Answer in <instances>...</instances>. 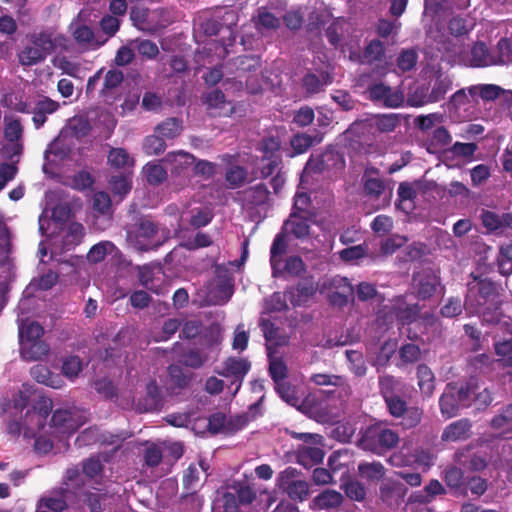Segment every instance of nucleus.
Wrapping results in <instances>:
<instances>
[{
  "label": "nucleus",
  "instance_id": "obj_35",
  "mask_svg": "<svg viewBox=\"0 0 512 512\" xmlns=\"http://www.w3.org/2000/svg\"><path fill=\"white\" fill-rule=\"evenodd\" d=\"M84 485L85 475L83 474L82 469L80 470L76 466L67 469L62 488L71 495H76V491L74 490L80 489Z\"/></svg>",
  "mask_w": 512,
  "mask_h": 512
},
{
  "label": "nucleus",
  "instance_id": "obj_61",
  "mask_svg": "<svg viewBox=\"0 0 512 512\" xmlns=\"http://www.w3.org/2000/svg\"><path fill=\"white\" fill-rule=\"evenodd\" d=\"M464 308H466L465 304H462L460 298L451 297L443 305V307L440 310V313L443 317L453 318L460 315Z\"/></svg>",
  "mask_w": 512,
  "mask_h": 512
},
{
  "label": "nucleus",
  "instance_id": "obj_27",
  "mask_svg": "<svg viewBox=\"0 0 512 512\" xmlns=\"http://www.w3.org/2000/svg\"><path fill=\"white\" fill-rule=\"evenodd\" d=\"M58 108L59 103L48 97L39 99L31 111L33 113L32 120L35 127L38 129L43 126L46 122L47 116L56 112Z\"/></svg>",
  "mask_w": 512,
  "mask_h": 512
},
{
  "label": "nucleus",
  "instance_id": "obj_23",
  "mask_svg": "<svg viewBox=\"0 0 512 512\" xmlns=\"http://www.w3.org/2000/svg\"><path fill=\"white\" fill-rule=\"evenodd\" d=\"M206 103L211 114L219 117H228L235 112V106L232 102L225 99L223 92L214 90L206 96Z\"/></svg>",
  "mask_w": 512,
  "mask_h": 512
},
{
  "label": "nucleus",
  "instance_id": "obj_8",
  "mask_svg": "<svg viewBox=\"0 0 512 512\" xmlns=\"http://www.w3.org/2000/svg\"><path fill=\"white\" fill-rule=\"evenodd\" d=\"M69 33L73 38L72 43L74 46H77L81 53L97 50L103 46L108 39V37L101 39L88 25L79 22L70 24Z\"/></svg>",
  "mask_w": 512,
  "mask_h": 512
},
{
  "label": "nucleus",
  "instance_id": "obj_4",
  "mask_svg": "<svg viewBox=\"0 0 512 512\" xmlns=\"http://www.w3.org/2000/svg\"><path fill=\"white\" fill-rule=\"evenodd\" d=\"M157 231L158 228L154 222L141 218L136 223L127 227L126 241L132 248L138 251H148L159 246V244L151 242Z\"/></svg>",
  "mask_w": 512,
  "mask_h": 512
},
{
  "label": "nucleus",
  "instance_id": "obj_40",
  "mask_svg": "<svg viewBox=\"0 0 512 512\" xmlns=\"http://www.w3.org/2000/svg\"><path fill=\"white\" fill-rule=\"evenodd\" d=\"M328 83H330V77L323 73L320 75L310 73L305 75L302 80L303 88L309 95L320 92Z\"/></svg>",
  "mask_w": 512,
  "mask_h": 512
},
{
  "label": "nucleus",
  "instance_id": "obj_9",
  "mask_svg": "<svg viewBox=\"0 0 512 512\" xmlns=\"http://www.w3.org/2000/svg\"><path fill=\"white\" fill-rule=\"evenodd\" d=\"M345 166L343 155L335 150H326L319 156H311L305 165L303 177L312 173L341 170Z\"/></svg>",
  "mask_w": 512,
  "mask_h": 512
},
{
  "label": "nucleus",
  "instance_id": "obj_19",
  "mask_svg": "<svg viewBox=\"0 0 512 512\" xmlns=\"http://www.w3.org/2000/svg\"><path fill=\"white\" fill-rule=\"evenodd\" d=\"M126 438V435H113L100 433L97 428L85 429L77 438L76 444L78 446L90 445L96 442L107 443L119 447L121 442Z\"/></svg>",
  "mask_w": 512,
  "mask_h": 512
},
{
  "label": "nucleus",
  "instance_id": "obj_36",
  "mask_svg": "<svg viewBox=\"0 0 512 512\" xmlns=\"http://www.w3.org/2000/svg\"><path fill=\"white\" fill-rule=\"evenodd\" d=\"M31 376L38 382L52 388L61 387V379L58 375H54L43 365H35L31 368Z\"/></svg>",
  "mask_w": 512,
  "mask_h": 512
},
{
  "label": "nucleus",
  "instance_id": "obj_46",
  "mask_svg": "<svg viewBox=\"0 0 512 512\" xmlns=\"http://www.w3.org/2000/svg\"><path fill=\"white\" fill-rule=\"evenodd\" d=\"M360 476L371 481H378L385 475V468L380 462H363L358 466Z\"/></svg>",
  "mask_w": 512,
  "mask_h": 512
},
{
  "label": "nucleus",
  "instance_id": "obj_2",
  "mask_svg": "<svg viewBox=\"0 0 512 512\" xmlns=\"http://www.w3.org/2000/svg\"><path fill=\"white\" fill-rule=\"evenodd\" d=\"M500 304L495 284L487 279L475 280L468 284V292L465 299L466 310L472 314H479L486 322L496 321L492 315Z\"/></svg>",
  "mask_w": 512,
  "mask_h": 512
},
{
  "label": "nucleus",
  "instance_id": "obj_39",
  "mask_svg": "<svg viewBox=\"0 0 512 512\" xmlns=\"http://www.w3.org/2000/svg\"><path fill=\"white\" fill-rule=\"evenodd\" d=\"M206 470L204 463L191 464L184 471L183 474V485L187 491H195L200 482L201 474Z\"/></svg>",
  "mask_w": 512,
  "mask_h": 512
},
{
  "label": "nucleus",
  "instance_id": "obj_38",
  "mask_svg": "<svg viewBox=\"0 0 512 512\" xmlns=\"http://www.w3.org/2000/svg\"><path fill=\"white\" fill-rule=\"evenodd\" d=\"M124 75L122 71L111 69L108 70L103 79V85L99 93L102 97L111 95L123 82Z\"/></svg>",
  "mask_w": 512,
  "mask_h": 512
},
{
  "label": "nucleus",
  "instance_id": "obj_26",
  "mask_svg": "<svg viewBox=\"0 0 512 512\" xmlns=\"http://www.w3.org/2000/svg\"><path fill=\"white\" fill-rule=\"evenodd\" d=\"M288 242L286 234L282 231L274 238L270 250V264L272 267V275L277 277L282 269V255L286 252Z\"/></svg>",
  "mask_w": 512,
  "mask_h": 512
},
{
  "label": "nucleus",
  "instance_id": "obj_43",
  "mask_svg": "<svg viewBox=\"0 0 512 512\" xmlns=\"http://www.w3.org/2000/svg\"><path fill=\"white\" fill-rule=\"evenodd\" d=\"M468 92L471 97L479 95L485 101H492L500 96L502 89L494 84H478L468 87Z\"/></svg>",
  "mask_w": 512,
  "mask_h": 512
},
{
  "label": "nucleus",
  "instance_id": "obj_53",
  "mask_svg": "<svg viewBox=\"0 0 512 512\" xmlns=\"http://www.w3.org/2000/svg\"><path fill=\"white\" fill-rule=\"evenodd\" d=\"M345 355L350 363V370L358 377L364 376L367 366L362 354L355 350H346Z\"/></svg>",
  "mask_w": 512,
  "mask_h": 512
},
{
  "label": "nucleus",
  "instance_id": "obj_1",
  "mask_svg": "<svg viewBox=\"0 0 512 512\" xmlns=\"http://www.w3.org/2000/svg\"><path fill=\"white\" fill-rule=\"evenodd\" d=\"M28 44L18 53L19 63L23 66H33L45 61L54 51L73 52L74 44L56 27L48 26L34 30L26 36Z\"/></svg>",
  "mask_w": 512,
  "mask_h": 512
},
{
  "label": "nucleus",
  "instance_id": "obj_18",
  "mask_svg": "<svg viewBox=\"0 0 512 512\" xmlns=\"http://www.w3.org/2000/svg\"><path fill=\"white\" fill-rule=\"evenodd\" d=\"M480 218L482 225L489 232L503 233L506 229H512V212L498 214L483 209Z\"/></svg>",
  "mask_w": 512,
  "mask_h": 512
},
{
  "label": "nucleus",
  "instance_id": "obj_25",
  "mask_svg": "<svg viewBox=\"0 0 512 512\" xmlns=\"http://www.w3.org/2000/svg\"><path fill=\"white\" fill-rule=\"evenodd\" d=\"M472 424L468 419H460L449 424L442 433V440L456 442L466 440L471 435Z\"/></svg>",
  "mask_w": 512,
  "mask_h": 512
},
{
  "label": "nucleus",
  "instance_id": "obj_13",
  "mask_svg": "<svg viewBox=\"0 0 512 512\" xmlns=\"http://www.w3.org/2000/svg\"><path fill=\"white\" fill-rule=\"evenodd\" d=\"M162 162L170 169L173 176H185L188 169L195 163V156L178 150L167 153Z\"/></svg>",
  "mask_w": 512,
  "mask_h": 512
},
{
  "label": "nucleus",
  "instance_id": "obj_6",
  "mask_svg": "<svg viewBox=\"0 0 512 512\" xmlns=\"http://www.w3.org/2000/svg\"><path fill=\"white\" fill-rule=\"evenodd\" d=\"M277 485L294 501L302 502L309 495V484L301 478V472L293 467L279 473Z\"/></svg>",
  "mask_w": 512,
  "mask_h": 512
},
{
  "label": "nucleus",
  "instance_id": "obj_64",
  "mask_svg": "<svg viewBox=\"0 0 512 512\" xmlns=\"http://www.w3.org/2000/svg\"><path fill=\"white\" fill-rule=\"evenodd\" d=\"M512 425V404L507 405L500 414L491 420V426L500 430L508 428Z\"/></svg>",
  "mask_w": 512,
  "mask_h": 512
},
{
  "label": "nucleus",
  "instance_id": "obj_10",
  "mask_svg": "<svg viewBox=\"0 0 512 512\" xmlns=\"http://www.w3.org/2000/svg\"><path fill=\"white\" fill-rule=\"evenodd\" d=\"M86 416L77 409H58L52 415V425L57 432L71 434L86 422Z\"/></svg>",
  "mask_w": 512,
  "mask_h": 512
},
{
  "label": "nucleus",
  "instance_id": "obj_21",
  "mask_svg": "<svg viewBox=\"0 0 512 512\" xmlns=\"http://www.w3.org/2000/svg\"><path fill=\"white\" fill-rule=\"evenodd\" d=\"M71 494L64 488L52 490L49 494L43 496L39 502V508H47L53 512H62L68 507V501L71 500Z\"/></svg>",
  "mask_w": 512,
  "mask_h": 512
},
{
  "label": "nucleus",
  "instance_id": "obj_22",
  "mask_svg": "<svg viewBox=\"0 0 512 512\" xmlns=\"http://www.w3.org/2000/svg\"><path fill=\"white\" fill-rule=\"evenodd\" d=\"M471 67H487L495 65V55L488 51L484 43H476L466 57H461Z\"/></svg>",
  "mask_w": 512,
  "mask_h": 512
},
{
  "label": "nucleus",
  "instance_id": "obj_48",
  "mask_svg": "<svg viewBox=\"0 0 512 512\" xmlns=\"http://www.w3.org/2000/svg\"><path fill=\"white\" fill-rule=\"evenodd\" d=\"M306 271V265L299 256H290L282 260V269L279 272V276H283L285 273L290 276H300Z\"/></svg>",
  "mask_w": 512,
  "mask_h": 512
},
{
  "label": "nucleus",
  "instance_id": "obj_56",
  "mask_svg": "<svg viewBox=\"0 0 512 512\" xmlns=\"http://www.w3.org/2000/svg\"><path fill=\"white\" fill-rule=\"evenodd\" d=\"M275 389L279 396L289 405L298 406L300 399L297 396V392L294 386L290 383L283 381L280 384L275 385Z\"/></svg>",
  "mask_w": 512,
  "mask_h": 512
},
{
  "label": "nucleus",
  "instance_id": "obj_37",
  "mask_svg": "<svg viewBox=\"0 0 512 512\" xmlns=\"http://www.w3.org/2000/svg\"><path fill=\"white\" fill-rule=\"evenodd\" d=\"M183 130L182 121L178 118H168L155 127V133L164 139H174Z\"/></svg>",
  "mask_w": 512,
  "mask_h": 512
},
{
  "label": "nucleus",
  "instance_id": "obj_32",
  "mask_svg": "<svg viewBox=\"0 0 512 512\" xmlns=\"http://www.w3.org/2000/svg\"><path fill=\"white\" fill-rule=\"evenodd\" d=\"M321 141L322 136L319 133H316L315 135L297 133L291 138L290 144L295 154H303L314 144H318Z\"/></svg>",
  "mask_w": 512,
  "mask_h": 512
},
{
  "label": "nucleus",
  "instance_id": "obj_42",
  "mask_svg": "<svg viewBox=\"0 0 512 512\" xmlns=\"http://www.w3.org/2000/svg\"><path fill=\"white\" fill-rule=\"evenodd\" d=\"M254 20L256 29L261 32L276 30L280 26V19L264 8L258 10Z\"/></svg>",
  "mask_w": 512,
  "mask_h": 512
},
{
  "label": "nucleus",
  "instance_id": "obj_30",
  "mask_svg": "<svg viewBox=\"0 0 512 512\" xmlns=\"http://www.w3.org/2000/svg\"><path fill=\"white\" fill-rule=\"evenodd\" d=\"M399 124L400 117L395 113L375 115L369 119V126L380 133L392 132Z\"/></svg>",
  "mask_w": 512,
  "mask_h": 512
},
{
  "label": "nucleus",
  "instance_id": "obj_17",
  "mask_svg": "<svg viewBox=\"0 0 512 512\" xmlns=\"http://www.w3.org/2000/svg\"><path fill=\"white\" fill-rule=\"evenodd\" d=\"M44 416L40 412L27 411L23 423L12 421L8 425V431L12 434H19L21 431L27 437H33L43 427Z\"/></svg>",
  "mask_w": 512,
  "mask_h": 512
},
{
  "label": "nucleus",
  "instance_id": "obj_20",
  "mask_svg": "<svg viewBox=\"0 0 512 512\" xmlns=\"http://www.w3.org/2000/svg\"><path fill=\"white\" fill-rule=\"evenodd\" d=\"M233 294V284L229 278H218L209 286L207 301L212 305H222L229 301Z\"/></svg>",
  "mask_w": 512,
  "mask_h": 512
},
{
  "label": "nucleus",
  "instance_id": "obj_60",
  "mask_svg": "<svg viewBox=\"0 0 512 512\" xmlns=\"http://www.w3.org/2000/svg\"><path fill=\"white\" fill-rule=\"evenodd\" d=\"M425 494L416 495V499L422 503H429L435 496L445 493L443 485L438 480H431L424 488Z\"/></svg>",
  "mask_w": 512,
  "mask_h": 512
},
{
  "label": "nucleus",
  "instance_id": "obj_51",
  "mask_svg": "<svg viewBox=\"0 0 512 512\" xmlns=\"http://www.w3.org/2000/svg\"><path fill=\"white\" fill-rule=\"evenodd\" d=\"M268 356L270 359L269 373L275 385L280 384L285 381L287 376V367L281 359L272 357V352H269Z\"/></svg>",
  "mask_w": 512,
  "mask_h": 512
},
{
  "label": "nucleus",
  "instance_id": "obj_59",
  "mask_svg": "<svg viewBox=\"0 0 512 512\" xmlns=\"http://www.w3.org/2000/svg\"><path fill=\"white\" fill-rule=\"evenodd\" d=\"M421 350L419 346L408 343L403 345L399 350V356L404 364H413L421 359Z\"/></svg>",
  "mask_w": 512,
  "mask_h": 512
},
{
  "label": "nucleus",
  "instance_id": "obj_54",
  "mask_svg": "<svg viewBox=\"0 0 512 512\" xmlns=\"http://www.w3.org/2000/svg\"><path fill=\"white\" fill-rule=\"evenodd\" d=\"M143 149L148 155H159L166 149L164 138L159 134L149 135L144 139Z\"/></svg>",
  "mask_w": 512,
  "mask_h": 512
},
{
  "label": "nucleus",
  "instance_id": "obj_52",
  "mask_svg": "<svg viewBox=\"0 0 512 512\" xmlns=\"http://www.w3.org/2000/svg\"><path fill=\"white\" fill-rule=\"evenodd\" d=\"M52 64L55 68L62 71L71 77H78L80 73V65L74 61H71L66 56H56L52 59Z\"/></svg>",
  "mask_w": 512,
  "mask_h": 512
},
{
  "label": "nucleus",
  "instance_id": "obj_15",
  "mask_svg": "<svg viewBox=\"0 0 512 512\" xmlns=\"http://www.w3.org/2000/svg\"><path fill=\"white\" fill-rule=\"evenodd\" d=\"M312 222L313 215H304L291 212L289 218L283 224L282 231L286 235L290 234L298 239H303L309 236Z\"/></svg>",
  "mask_w": 512,
  "mask_h": 512
},
{
  "label": "nucleus",
  "instance_id": "obj_50",
  "mask_svg": "<svg viewBox=\"0 0 512 512\" xmlns=\"http://www.w3.org/2000/svg\"><path fill=\"white\" fill-rule=\"evenodd\" d=\"M108 162L116 168H127L134 164L133 158L123 148H113L108 155Z\"/></svg>",
  "mask_w": 512,
  "mask_h": 512
},
{
  "label": "nucleus",
  "instance_id": "obj_57",
  "mask_svg": "<svg viewBox=\"0 0 512 512\" xmlns=\"http://www.w3.org/2000/svg\"><path fill=\"white\" fill-rule=\"evenodd\" d=\"M497 53L495 65L512 62V41L507 38L500 39L497 44Z\"/></svg>",
  "mask_w": 512,
  "mask_h": 512
},
{
  "label": "nucleus",
  "instance_id": "obj_49",
  "mask_svg": "<svg viewBox=\"0 0 512 512\" xmlns=\"http://www.w3.org/2000/svg\"><path fill=\"white\" fill-rule=\"evenodd\" d=\"M235 66L238 76L242 77L246 73L257 71L260 66V58L255 55L240 56L235 60Z\"/></svg>",
  "mask_w": 512,
  "mask_h": 512
},
{
  "label": "nucleus",
  "instance_id": "obj_41",
  "mask_svg": "<svg viewBox=\"0 0 512 512\" xmlns=\"http://www.w3.org/2000/svg\"><path fill=\"white\" fill-rule=\"evenodd\" d=\"M18 328H19V341L22 340H31L38 341L41 340L43 335V328L37 322H25L24 320H18Z\"/></svg>",
  "mask_w": 512,
  "mask_h": 512
},
{
  "label": "nucleus",
  "instance_id": "obj_12",
  "mask_svg": "<svg viewBox=\"0 0 512 512\" xmlns=\"http://www.w3.org/2000/svg\"><path fill=\"white\" fill-rule=\"evenodd\" d=\"M368 93L372 101L390 108H397L401 106L404 101V96L401 92L383 83L371 85L368 88Z\"/></svg>",
  "mask_w": 512,
  "mask_h": 512
},
{
  "label": "nucleus",
  "instance_id": "obj_5",
  "mask_svg": "<svg viewBox=\"0 0 512 512\" xmlns=\"http://www.w3.org/2000/svg\"><path fill=\"white\" fill-rule=\"evenodd\" d=\"M319 291L326 294L331 304L343 307L353 295V286L346 277L326 276L319 282Z\"/></svg>",
  "mask_w": 512,
  "mask_h": 512
},
{
  "label": "nucleus",
  "instance_id": "obj_16",
  "mask_svg": "<svg viewBox=\"0 0 512 512\" xmlns=\"http://www.w3.org/2000/svg\"><path fill=\"white\" fill-rule=\"evenodd\" d=\"M221 161L227 166L225 180L230 189H236L244 185L248 173L242 166L236 164V157L230 154L220 156Z\"/></svg>",
  "mask_w": 512,
  "mask_h": 512
},
{
  "label": "nucleus",
  "instance_id": "obj_45",
  "mask_svg": "<svg viewBox=\"0 0 512 512\" xmlns=\"http://www.w3.org/2000/svg\"><path fill=\"white\" fill-rule=\"evenodd\" d=\"M116 251V246L111 241H102L92 246L87 254V259L91 263H99L104 260L106 255Z\"/></svg>",
  "mask_w": 512,
  "mask_h": 512
},
{
  "label": "nucleus",
  "instance_id": "obj_24",
  "mask_svg": "<svg viewBox=\"0 0 512 512\" xmlns=\"http://www.w3.org/2000/svg\"><path fill=\"white\" fill-rule=\"evenodd\" d=\"M319 284H315L312 278L301 280L295 289L288 292L290 301L295 306L306 303L317 291Z\"/></svg>",
  "mask_w": 512,
  "mask_h": 512
},
{
  "label": "nucleus",
  "instance_id": "obj_14",
  "mask_svg": "<svg viewBox=\"0 0 512 512\" xmlns=\"http://www.w3.org/2000/svg\"><path fill=\"white\" fill-rule=\"evenodd\" d=\"M250 362L244 358L231 357L224 361L222 368L217 373L227 378H233V383H237L235 392L238 391L242 380L250 370Z\"/></svg>",
  "mask_w": 512,
  "mask_h": 512
},
{
  "label": "nucleus",
  "instance_id": "obj_34",
  "mask_svg": "<svg viewBox=\"0 0 512 512\" xmlns=\"http://www.w3.org/2000/svg\"><path fill=\"white\" fill-rule=\"evenodd\" d=\"M363 62L378 66L386 63L385 48L381 41L373 40L365 48Z\"/></svg>",
  "mask_w": 512,
  "mask_h": 512
},
{
  "label": "nucleus",
  "instance_id": "obj_3",
  "mask_svg": "<svg viewBox=\"0 0 512 512\" xmlns=\"http://www.w3.org/2000/svg\"><path fill=\"white\" fill-rule=\"evenodd\" d=\"M90 131L89 122L82 117H74L70 120L68 126L61 132L60 136L57 137L45 151V158L50 159L51 155L58 157L60 160L67 157L70 152L68 144L66 143L67 138L75 137L80 139L88 135Z\"/></svg>",
  "mask_w": 512,
  "mask_h": 512
},
{
  "label": "nucleus",
  "instance_id": "obj_7",
  "mask_svg": "<svg viewBox=\"0 0 512 512\" xmlns=\"http://www.w3.org/2000/svg\"><path fill=\"white\" fill-rule=\"evenodd\" d=\"M399 442L396 432L381 425L370 426L362 436L361 444L364 449L379 452L391 449Z\"/></svg>",
  "mask_w": 512,
  "mask_h": 512
},
{
  "label": "nucleus",
  "instance_id": "obj_44",
  "mask_svg": "<svg viewBox=\"0 0 512 512\" xmlns=\"http://www.w3.org/2000/svg\"><path fill=\"white\" fill-rule=\"evenodd\" d=\"M260 325L266 339L268 353L272 352L273 346H280L286 343V338L284 336L278 337V330L269 320H261Z\"/></svg>",
  "mask_w": 512,
  "mask_h": 512
},
{
  "label": "nucleus",
  "instance_id": "obj_11",
  "mask_svg": "<svg viewBox=\"0 0 512 512\" xmlns=\"http://www.w3.org/2000/svg\"><path fill=\"white\" fill-rule=\"evenodd\" d=\"M440 285V278L432 269H424L414 274L413 286L418 298L426 300L434 295Z\"/></svg>",
  "mask_w": 512,
  "mask_h": 512
},
{
  "label": "nucleus",
  "instance_id": "obj_63",
  "mask_svg": "<svg viewBox=\"0 0 512 512\" xmlns=\"http://www.w3.org/2000/svg\"><path fill=\"white\" fill-rule=\"evenodd\" d=\"M110 498L105 494L89 493L86 502L90 512H105Z\"/></svg>",
  "mask_w": 512,
  "mask_h": 512
},
{
  "label": "nucleus",
  "instance_id": "obj_55",
  "mask_svg": "<svg viewBox=\"0 0 512 512\" xmlns=\"http://www.w3.org/2000/svg\"><path fill=\"white\" fill-rule=\"evenodd\" d=\"M143 171L146 175L147 181L153 185H158L167 178V171L160 164L149 163L144 167Z\"/></svg>",
  "mask_w": 512,
  "mask_h": 512
},
{
  "label": "nucleus",
  "instance_id": "obj_47",
  "mask_svg": "<svg viewBox=\"0 0 512 512\" xmlns=\"http://www.w3.org/2000/svg\"><path fill=\"white\" fill-rule=\"evenodd\" d=\"M343 496L335 490H326L319 494L315 499V505L320 509L335 508L342 503Z\"/></svg>",
  "mask_w": 512,
  "mask_h": 512
},
{
  "label": "nucleus",
  "instance_id": "obj_28",
  "mask_svg": "<svg viewBox=\"0 0 512 512\" xmlns=\"http://www.w3.org/2000/svg\"><path fill=\"white\" fill-rule=\"evenodd\" d=\"M441 414L444 418L450 419L457 415L461 407L456 397V391H453V383H449L439 399Z\"/></svg>",
  "mask_w": 512,
  "mask_h": 512
},
{
  "label": "nucleus",
  "instance_id": "obj_31",
  "mask_svg": "<svg viewBox=\"0 0 512 512\" xmlns=\"http://www.w3.org/2000/svg\"><path fill=\"white\" fill-rule=\"evenodd\" d=\"M417 380L421 393L426 397H431L435 390V375L426 364L417 366Z\"/></svg>",
  "mask_w": 512,
  "mask_h": 512
},
{
  "label": "nucleus",
  "instance_id": "obj_29",
  "mask_svg": "<svg viewBox=\"0 0 512 512\" xmlns=\"http://www.w3.org/2000/svg\"><path fill=\"white\" fill-rule=\"evenodd\" d=\"M48 351L49 347L43 340H22L20 343L21 356L23 359L28 361L39 360L45 356Z\"/></svg>",
  "mask_w": 512,
  "mask_h": 512
},
{
  "label": "nucleus",
  "instance_id": "obj_58",
  "mask_svg": "<svg viewBox=\"0 0 512 512\" xmlns=\"http://www.w3.org/2000/svg\"><path fill=\"white\" fill-rule=\"evenodd\" d=\"M348 25L349 24L345 20L338 19L328 27L326 35L328 37L329 42L332 45L337 46L340 43L344 31L346 30Z\"/></svg>",
  "mask_w": 512,
  "mask_h": 512
},
{
  "label": "nucleus",
  "instance_id": "obj_33",
  "mask_svg": "<svg viewBox=\"0 0 512 512\" xmlns=\"http://www.w3.org/2000/svg\"><path fill=\"white\" fill-rule=\"evenodd\" d=\"M5 123V137L8 141L13 142V154H20L22 147L17 141L22 137L23 127L18 119L5 118Z\"/></svg>",
  "mask_w": 512,
  "mask_h": 512
},
{
  "label": "nucleus",
  "instance_id": "obj_62",
  "mask_svg": "<svg viewBox=\"0 0 512 512\" xmlns=\"http://www.w3.org/2000/svg\"><path fill=\"white\" fill-rule=\"evenodd\" d=\"M82 368L83 364L80 358L78 356H70L64 360L62 372L67 378L74 379L78 376Z\"/></svg>",
  "mask_w": 512,
  "mask_h": 512
}]
</instances>
